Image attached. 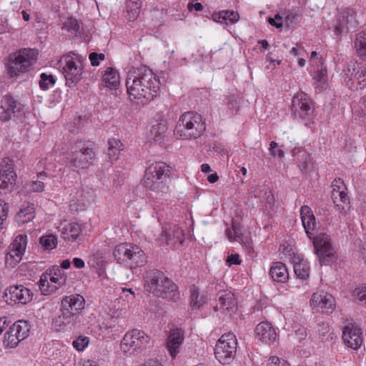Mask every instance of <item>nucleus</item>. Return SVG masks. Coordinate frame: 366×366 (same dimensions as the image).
Returning <instances> with one entry per match:
<instances>
[{"instance_id": "1", "label": "nucleus", "mask_w": 366, "mask_h": 366, "mask_svg": "<svg viewBox=\"0 0 366 366\" xmlns=\"http://www.w3.org/2000/svg\"><path fill=\"white\" fill-rule=\"evenodd\" d=\"M160 81L153 71L142 66L128 73L126 79L127 92L130 100H141L146 104L159 96Z\"/></svg>"}, {"instance_id": "2", "label": "nucleus", "mask_w": 366, "mask_h": 366, "mask_svg": "<svg viewBox=\"0 0 366 366\" xmlns=\"http://www.w3.org/2000/svg\"><path fill=\"white\" fill-rule=\"evenodd\" d=\"M144 290L154 297L177 302L180 299L178 286L164 272L153 269L144 277Z\"/></svg>"}, {"instance_id": "3", "label": "nucleus", "mask_w": 366, "mask_h": 366, "mask_svg": "<svg viewBox=\"0 0 366 366\" xmlns=\"http://www.w3.org/2000/svg\"><path fill=\"white\" fill-rule=\"evenodd\" d=\"M38 51L34 49H21L10 54L5 59L4 65L10 78H17L29 72L37 59Z\"/></svg>"}, {"instance_id": "4", "label": "nucleus", "mask_w": 366, "mask_h": 366, "mask_svg": "<svg viewBox=\"0 0 366 366\" xmlns=\"http://www.w3.org/2000/svg\"><path fill=\"white\" fill-rule=\"evenodd\" d=\"M206 130L205 121L202 115L194 112L182 114L174 129L177 139H192L201 137Z\"/></svg>"}, {"instance_id": "5", "label": "nucleus", "mask_w": 366, "mask_h": 366, "mask_svg": "<svg viewBox=\"0 0 366 366\" xmlns=\"http://www.w3.org/2000/svg\"><path fill=\"white\" fill-rule=\"evenodd\" d=\"M171 167L166 163L157 162L150 164L145 170L143 185L157 193L167 194L169 192L167 180Z\"/></svg>"}, {"instance_id": "6", "label": "nucleus", "mask_w": 366, "mask_h": 366, "mask_svg": "<svg viewBox=\"0 0 366 366\" xmlns=\"http://www.w3.org/2000/svg\"><path fill=\"white\" fill-rule=\"evenodd\" d=\"M84 58L73 52L61 57L59 69L61 71L66 80V85L74 87L82 79Z\"/></svg>"}, {"instance_id": "7", "label": "nucleus", "mask_w": 366, "mask_h": 366, "mask_svg": "<svg viewBox=\"0 0 366 366\" xmlns=\"http://www.w3.org/2000/svg\"><path fill=\"white\" fill-rule=\"evenodd\" d=\"M113 255L119 264H127L131 269L142 267L147 262L144 252L139 246L128 243L117 245Z\"/></svg>"}, {"instance_id": "8", "label": "nucleus", "mask_w": 366, "mask_h": 366, "mask_svg": "<svg viewBox=\"0 0 366 366\" xmlns=\"http://www.w3.org/2000/svg\"><path fill=\"white\" fill-rule=\"evenodd\" d=\"M342 77L351 90H361L366 87V68L357 61L348 62L342 70Z\"/></svg>"}, {"instance_id": "9", "label": "nucleus", "mask_w": 366, "mask_h": 366, "mask_svg": "<svg viewBox=\"0 0 366 366\" xmlns=\"http://www.w3.org/2000/svg\"><path fill=\"white\" fill-rule=\"evenodd\" d=\"M149 340L150 337L144 331L134 329L124 335L120 348L124 353L134 355L145 349Z\"/></svg>"}, {"instance_id": "10", "label": "nucleus", "mask_w": 366, "mask_h": 366, "mask_svg": "<svg viewBox=\"0 0 366 366\" xmlns=\"http://www.w3.org/2000/svg\"><path fill=\"white\" fill-rule=\"evenodd\" d=\"M237 345V341L234 334L227 333L222 335L214 349L216 359L224 365L229 363L236 353Z\"/></svg>"}, {"instance_id": "11", "label": "nucleus", "mask_w": 366, "mask_h": 366, "mask_svg": "<svg viewBox=\"0 0 366 366\" xmlns=\"http://www.w3.org/2000/svg\"><path fill=\"white\" fill-rule=\"evenodd\" d=\"M314 110L312 101L306 93L300 92L293 97L291 112L295 119L309 121Z\"/></svg>"}, {"instance_id": "12", "label": "nucleus", "mask_w": 366, "mask_h": 366, "mask_svg": "<svg viewBox=\"0 0 366 366\" xmlns=\"http://www.w3.org/2000/svg\"><path fill=\"white\" fill-rule=\"evenodd\" d=\"M29 326L26 321L19 320L14 323L6 332L4 345L6 348H14L29 336Z\"/></svg>"}, {"instance_id": "13", "label": "nucleus", "mask_w": 366, "mask_h": 366, "mask_svg": "<svg viewBox=\"0 0 366 366\" xmlns=\"http://www.w3.org/2000/svg\"><path fill=\"white\" fill-rule=\"evenodd\" d=\"M315 252L319 258L321 264H329L334 257L335 250L331 244L330 237L325 233L312 237Z\"/></svg>"}, {"instance_id": "14", "label": "nucleus", "mask_w": 366, "mask_h": 366, "mask_svg": "<svg viewBox=\"0 0 366 366\" xmlns=\"http://www.w3.org/2000/svg\"><path fill=\"white\" fill-rule=\"evenodd\" d=\"M32 292L21 285L11 286L6 289L2 296L3 300L9 305H26L32 300Z\"/></svg>"}, {"instance_id": "15", "label": "nucleus", "mask_w": 366, "mask_h": 366, "mask_svg": "<svg viewBox=\"0 0 366 366\" xmlns=\"http://www.w3.org/2000/svg\"><path fill=\"white\" fill-rule=\"evenodd\" d=\"M95 157V152L92 147H86L81 149L79 153L69 154L66 157V162L70 167L86 168L92 164Z\"/></svg>"}, {"instance_id": "16", "label": "nucleus", "mask_w": 366, "mask_h": 366, "mask_svg": "<svg viewBox=\"0 0 366 366\" xmlns=\"http://www.w3.org/2000/svg\"><path fill=\"white\" fill-rule=\"evenodd\" d=\"M362 332L360 327L353 323H348L343 327L342 339L345 345L357 350L362 343Z\"/></svg>"}, {"instance_id": "17", "label": "nucleus", "mask_w": 366, "mask_h": 366, "mask_svg": "<svg viewBox=\"0 0 366 366\" xmlns=\"http://www.w3.org/2000/svg\"><path fill=\"white\" fill-rule=\"evenodd\" d=\"M310 305L322 313L330 314L335 310V300L332 295L323 291L315 292L312 295Z\"/></svg>"}, {"instance_id": "18", "label": "nucleus", "mask_w": 366, "mask_h": 366, "mask_svg": "<svg viewBox=\"0 0 366 366\" xmlns=\"http://www.w3.org/2000/svg\"><path fill=\"white\" fill-rule=\"evenodd\" d=\"M16 174L14 169L13 161L6 157L1 160V189L11 192L15 186Z\"/></svg>"}, {"instance_id": "19", "label": "nucleus", "mask_w": 366, "mask_h": 366, "mask_svg": "<svg viewBox=\"0 0 366 366\" xmlns=\"http://www.w3.org/2000/svg\"><path fill=\"white\" fill-rule=\"evenodd\" d=\"M353 15V10L349 8L343 9L339 14L335 26V33L337 36H340L345 30L348 31L356 27V21Z\"/></svg>"}, {"instance_id": "20", "label": "nucleus", "mask_w": 366, "mask_h": 366, "mask_svg": "<svg viewBox=\"0 0 366 366\" xmlns=\"http://www.w3.org/2000/svg\"><path fill=\"white\" fill-rule=\"evenodd\" d=\"M1 122L12 119L15 114L21 112L22 105L12 97L5 95L1 99Z\"/></svg>"}, {"instance_id": "21", "label": "nucleus", "mask_w": 366, "mask_h": 366, "mask_svg": "<svg viewBox=\"0 0 366 366\" xmlns=\"http://www.w3.org/2000/svg\"><path fill=\"white\" fill-rule=\"evenodd\" d=\"M255 338L265 344L273 342L277 337L275 329L269 322L259 323L254 330Z\"/></svg>"}, {"instance_id": "22", "label": "nucleus", "mask_w": 366, "mask_h": 366, "mask_svg": "<svg viewBox=\"0 0 366 366\" xmlns=\"http://www.w3.org/2000/svg\"><path fill=\"white\" fill-rule=\"evenodd\" d=\"M219 305H216L214 309L217 310L219 308L226 310L230 314L234 313L237 308V302L236 298L231 292L225 290L218 293Z\"/></svg>"}, {"instance_id": "23", "label": "nucleus", "mask_w": 366, "mask_h": 366, "mask_svg": "<svg viewBox=\"0 0 366 366\" xmlns=\"http://www.w3.org/2000/svg\"><path fill=\"white\" fill-rule=\"evenodd\" d=\"M162 241L167 245H175L177 243L182 244L184 242V234L182 229L176 225L169 226L162 234Z\"/></svg>"}, {"instance_id": "24", "label": "nucleus", "mask_w": 366, "mask_h": 366, "mask_svg": "<svg viewBox=\"0 0 366 366\" xmlns=\"http://www.w3.org/2000/svg\"><path fill=\"white\" fill-rule=\"evenodd\" d=\"M183 340L184 332L181 329L177 328L170 332L167 342V347L173 358L179 352V347Z\"/></svg>"}, {"instance_id": "25", "label": "nucleus", "mask_w": 366, "mask_h": 366, "mask_svg": "<svg viewBox=\"0 0 366 366\" xmlns=\"http://www.w3.org/2000/svg\"><path fill=\"white\" fill-rule=\"evenodd\" d=\"M300 216L302 225L307 237L311 239L312 237V231L316 228L315 217L308 206H302L300 209Z\"/></svg>"}, {"instance_id": "26", "label": "nucleus", "mask_w": 366, "mask_h": 366, "mask_svg": "<svg viewBox=\"0 0 366 366\" xmlns=\"http://www.w3.org/2000/svg\"><path fill=\"white\" fill-rule=\"evenodd\" d=\"M85 300L80 295L65 296L61 299V306L79 315V311L84 308Z\"/></svg>"}, {"instance_id": "27", "label": "nucleus", "mask_w": 366, "mask_h": 366, "mask_svg": "<svg viewBox=\"0 0 366 366\" xmlns=\"http://www.w3.org/2000/svg\"><path fill=\"white\" fill-rule=\"evenodd\" d=\"M294 157L297 158L298 166L303 172H307L312 167L310 154L302 147H295L292 150Z\"/></svg>"}, {"instance_id": "28", "label": "nucleus", "mask_w": 366, "mask_h": 366, "mask_svg": "<svg viewBox=\"0 0 366 366\" xmlns=\"http://www.w3.org/2000/svg\"><path fill=\"white\" fill-rule=\"evenodd\" d=\"M273 281L280 283L286 282L289 279V273L285 265L281 262H274L269 273Z\"/></svg>"}, {"instance_id": "29", "label": "nucleus", "mask_w": 366, "mask_h": 366, "mask_svg": "<svg viewBox=\"0 0 366 366\" xmlns=\"http://www.w3.org/2000/svg\"><path fill=\"white\" fill-rule=\"evenodd\" d=\"M79 317L74 312H71L65 307L61 306L60 315L53 319V325L55 327H61L63 325H73Z\"/></svg>"}, {"instance_id": "30", "label": "nucleus", "mask_w": 366, "mask_h": 366, "mask_svg": "<svg viewBox=\"0 0 366 366\" xmlns=\"http://www.w3.org/2000/svg\"><path fill=\"white\" fill-rule=\"evenodd\" d=\"M212 19L215 22L229 25L236 23L239 20V16L237 12L234 11L222 10L213 13Z\"/></svg>"}, {"instance_id": "31", "label": "nucleus", "mask_w": 366, "mask_h": 366, "mask_svg": "<svg viewBox=\"0 0 366 366\" xmlns=\"http://www.w3.org/2000/svg\"><path fill=\"white\" fill-rule=\"evenodd\" d=\"M207 302L205 295L200 292L199 289L192 285L190 289L189 307L192 310H199Z\"/></svg>"}, {"instance_id": "32", "label": "nucleus", "mask_w": 366, "mask_h": 366, "mask_svg": "<svg viewBox=\"0 0 366 366\" xmlns=\"http://www.w3.org/2000/svg\"><path fill=\"white\" fill-rule=\"evenodd\" d=\"M81 232V225L76 222L68 223L62 226L61 237L69 241H74Z\"/></svg>"}, {"instance_id": "33", "label": "nucleus", "mask_w": 366, "mask_h": 366, "mask_svg": "<svg viewBox=\"0 0 366 366\" xmlns=\"http://www.w3.org/2000/svg\"><path fill=\"white\" fill-rule=\"evenodd\" d=\"M102 81L107 88L116 90L120 84L118 71L112 67H108L103 76Z\"/></svg>"}, {"instance_id": "34", "label": "nucleus", "mask_w": 366, "mask_h": 366, "mask_svg": "<svg viewBox=\"0 0 366 366\" xmlns=\"http://www.w3.org/2000/svg\"><path fill=\"white\" fill-rule=\"evenodd\" d=\"M294 272L297 277L301 280H307L310 275V267L307 260L300 259V257L293 259Z\"/></svg>"}, {"instance_id": "35", "label": "nucleus", "mask_w": 366, "mask_h": 366, "mask_svg": "<svg viewBox=\"0 0 366 366\" xmlns=\"http://www.w3.org/2000/svg\"><path fill=\"white\" fill-rule=\"evenodd\" d=\"M153 140L159 144L164 143L169 135L168 128L166 124L159 123L152 127L150 130Z\"/></svg>"}, {"instance_id": "36", "label": "nucleus", "mask_w": 366, "mask_h": 366, "mask_svg": "<svg viewBox=\"0 0 366 366\" xmlns=\"http://www.w3.org/2000/svg\"><path fill=\"white\" fill-rule=\"evenodd\" d=\"M354 46L357 55L366 61V30L357 34Z\"/></svg>"}, {"instance_id": "37", "label": "nucleus", "mask_w": 366, "mask_h": 366, "mask_svg": "<svg viewBox=\"0 0 366 366\" xmlns=\"http://www.w3.org/2000/svg\"><path fill=\"white\" fill-rule=\"evenodd\" d=\"M46 272H48V278L51 282L58 284L59 286L66 284V275L59 266H52Z\"/></svg>"}, {"instance_id": "38", "label": "nucleus", "mask_w": 366, "mask_h": 366, "mask_svg": "<svg viewBox=\"0 0 366 366\" xmlns=\"http://www.w3.org/2000/svg\"><path fill=\"white\" fill-rule=\"evenodd\" d=\"M27 244V236L26 234L17 235L9 246L11 253H18L23 256Z\"/></svg>"}, {"instance_id": "39", "label": "nucleus", "mask_w": 366, "mask_h": 366, "mask_svg": "<svg viewBox=\"0 0 366 366\" xmlns=\"http://www.w3.org/2000/svg\"><path fill=\"white\" fill-rule=\"evenodd\" d=\"M34 208L33 206H28L21 209L16 214L15 219L19 225H23L29 222L34 218Z\"/></svg>"}, {"instance_id": "40", "label": "nucleus", "mask_w": 366, "mask_h": 366, "mask_svg": "<svg viewBox=\"0 0 366 366\" xmlns=\"http://www.w3.org/2000/svg\"><path fill=\"white\" fill-rule=\"evenodd\" d=\"M139 0H127L126 4L127 18L129 21H134L139 16L141 8Z\"/></svg>"}, {"instance_id": "41", "label": "nucleus", "mask_w": 366, "mask_h": 366, "mask_svg": "<svg viewBox=\"0 0 366 366\" xmlns=\"http://www.w3.org/2000/svg\"><path fill=\"white\" fill-rule=\"evenodd\" d=\"M227 235L229 240L231 241H237L241 244H249L248 240L244 236V234L241 232V229L236 225L235 224H232V229H227L226 230Z\"/></svg>"}, {"instance_id": "42", "label": "nucleus", "mask_w": 366, "mask_h": 366, "mask_svg": "<svg viewBox=\"0 0 366 366\" xmlns=\"http://www.w3.org/2000/svg\"><path fill=\"white\" fill-rule=\"evenodd\" d=\"M317 330L319 338L323 342H327L334 338L335 334L331 331L329 324L325 322H321L317 324Z\"/></svg>"}, {"instance_id": "43", "label": "nucleus", "mask_w": 366, "mask_h": 366, "mask_svg": "<svg viewBox=\"0 0 366 366\" xmlns=\"http://www.w3.org/2000/svg\"><path fill=\"white\" fill-rule=\"evenodd\" d=\"M39 244L45 250H51L57 245V238L54 234L44 235L39 239Z\"/></svg>"}, {"instance_id": "44", "label": "nucleus", "mask_w": 366, "mask_h": 366, "mask_svg": "<svg viewBox=\"0 0 366 366\" xmlns=\"http://www.w3.org/2000/svg\"><path fill=\"white\" fill-rule=\"evenodd\" d=\"M331 197L333 202L336 204V206L339 208H341L342 209H344V207L337 203L338 200L343 204L350 203V198L345 192L332 191Z\"/></svg>"}, {"instance_id": "45", "label": "nucleus", "mask_w": 366, "mask_h": 366, "mask_svg": "<svg viewBox=\"0 0 366 366\" xmlns=\"http://www.w3.org/2000/svg\"><path fill=\"white\" fill-rule=\"evenodd\" d=\"M56 82V79L51 74H47L42 73L40 75V79L39 81V87L43 90H47L51 86H54Z\"/></svg>"}, {"instance_id": "46", "label": "nucleus", "mask_w": 366, "mask_h": 366, "mask_svg": "<svg viewBox=\"0 0 366 366\" xmlns=\"http://www.w3.org/2000/svg\"><path fill=\"white\" fill-rule=\"evenodd\" d=\"M61 29L66 30L69 32H71L75 35L80 34V32L79 31V26L78 21L76 19L73 17L68 18L62 24Z\"/></svg>"}, {"instance_id": "47", "label": "nucleus", "mask_w": 366, "mask_h": 366, "mask_svg": "<svg viewBox=\"0 0 366 366\" xmlns=\"http://www.w3.org/2000/svg\"><path fill=\"white\" fill-rule=\"evenodd\" d=\"M22 257L18 253L11 254L9 250L5 256V267L6 268H14L20 262Z\"/></svg>"}, {"instance_id": "48", "label": "nucleus", "mask_w": 366, "mask_h": 366, "mask_svg": "<svg viewBox=\"0 0 366 366\" xmlns=\"http://www.w3.org/2000/svg\"><path fill=\"white\" fill-rule=\"evenodd\" d=\"M353 297L365 307H366V286L356 288L353 291Z\"/></svg>"}, {"instance_id": "49", "label": "nucleus", "mask_w": 366, "mask_h": 366, "mask_svg": "<svg viewBox=\"0 0 366 366\" xmlns=\"http://www.w3.org/2000/svg\"><path fill=\"white\" fill-rule=\"evenodd\" d=\"M355 113L358 116L360 121L366 122V94L361 99L360 102V109Z\"/></svg>"}, {"instance_id": "50", "label": "nucleus", "mask_w": 366, "mask_h": 366, "mask_svg": "<svg viewBox=\"0 0 366 366\" xmlns=\"http://www.w3.org/2000/svg\"><path fill=\"white\" fill-rule=\"evenodd\" d=\"M89 344V338L86 337H79L73 341V346L78 351H82Z\"/></svg>"}, {"instance_id": "51", "label": "nucleus", "mask_w": 366, "mask_h": 366, "mask_svg": "<svg viewBox=\"0 0 366 366\" xmlns=\"http://www.w3.org/2000/svg\"><path fill=\"white\" fill-rule=\"evenodd\" d=\"M92 66H98L100 61L105 59V55L102 53L92 52L89 56Z\"/></svg>"}, {"instance_id": "52", "label": "nucleus", "mask_w": 366, "mask_h": 366, "mask_svg": "<svg viewBox=\"0 0 366 366\" xmlns=\"http://www.w3.org/2000/svg\"><path fill=\"white\" fill-rule=\"evenodd\" d=\"M264 199L265 201L266 210L272 209L274 206V197L272 192L269 190L266 191L264 194Z\"/></svg>"}, {"instance_id": "53", "label": "nucleus", "mask_w": 366, "mask_h": 366, "mask_svg": "<svg viewBox=\"0 0 366 366\" xmlns=\"http://www.w3.org/2000/svg\"><path fill=\"white\" fill-rule=\"evenodd\" d=\"M269 151L272 156L282 158L285 156L284 151L278 148V144L274 141H272L269 144Z\"/></svg>"}, {"instance_id": "54", "label": "nucleus", "mask_w": 366, "mask_h": 366, "mask_svg": "<svg viewBox=\"0 0 366 366\" xmlns=\"http://www.w3.org/2000/svg\"><path fill=\"white\" fill-rule=\"evenodd\" d=\"M327 69L323 66H321V68L317 69L316 74L314 76V79H315L320 83H324L327 80Z\"/></svg>"}, {"instance_id": "55", "label": "nucleus", "mask_w": 366, "mask_h": 366, "mask_svg": "<svg viewBox=\"0 0 366 366\" xmlns=\"http://www.w3.org/2000/svg\"><path fill=\"white\" fill-rule=\"evenodd\" d=\"M48 272H46L45 273L41 274L39 282V290H41L43 295L44 294V290L46 288H49V282L48 281Z\"/></svg>"}, {"instance_id": "56", "label": "nucleus", "mask_w": 366, "mask_h": 366, "mask_svg": "<svg viewBox=\"0 0 366 366\" xmlns=\"http://www.w3.org/2000/svg\"><path fill=\"white\" fill-rule=\"evenodd\" d=\"M227 263L230 265H239L241 264L240 257L238 254H232L227 257Z\"/></svg>"}, {"instance_id": "57", "label": "nucleus", "mask_w": 366, "mask_h": 366, "mask_svg": "<svg viewBox=\"0 0 366 366\" xmlns=\"http://www.w3.org/2000/svg\"><path fill=\"white\" fill-rule=\"evenodd\" d=\"M122 148H113V149H107V155L110 159V161L117 160L118 158V154L122 150Z\"/></svg>"}, {"instance_id": "58", "label": "nucleus", "mask_w": 366, "mask_h": 366, "mask_svg": "<svg viewBox=\"0 0 366 366\" xmlns=\"http://www.w3.org/2000/svg\"><path fill=\"white\" fill-rule=\"evenodd\" d=\"M270 360L271 363L274 365V366H289V364L285 360L279 358L278 357H271Z\"/></svg>"}, {"instance_id": "59", "label": "nucleus", "mask_w": 366, "mask_h": 366, "mask_svg": "<svg viewBox=\"0 0 366 366\" xmlns=\"http://www.w3.org/2000/svg\"><path fill=\"white\" fill-rule=\"evenodd\" d=\"M31 189L33 192H41L44 189V184L41 181H34L32 182Z\"/></svg>"}, {"instance_id": "60", "label": "nucleus", "mask_w": 366, "mask_h": 366, "mask_svg": "<svg viewBox=\"0 0 366 366\" xmlns=\"http://www.w3.org/2000/svg\"><path fill=\"white\" fill-rule=\"evenodd\" d=\"M108 144V149H113V148H122V143L120 142L119 139H109L107 142Z\"/></svg>"}, {"instance_id": "61", "label": "nucleus", "mask_w": 366, "mask_h": 366, "mask_svg": "<svg viewBox=\"0 0 366 366\" xmlns=\"http://www.w3.org/2000/svg\"><path fill=\"white\" fill-rule=\"evenodd\" d=\"M227 100V104L229 109L233 110L237 108V101L234 96H229Z\"/></svg>"}, {"instance_id": "62", "label": "nucleus", "mask_w": 366, "mask_h": 366, "mask_svg": "<svg viewBox=\"0 0 366 366\" xmlns=\"http://www.w3.org/2000/svg\"><path fill=\"white\" fill-rule=\"evenodd\" d=\"M72 262H73L74 267L77 269H81L85 266V263H84V260L79 257L74 258Z\"/></svg>"}, {"instance_id": "63", "label": "nucleus", "mask_w": 366, "mask_h": 366, "mask_svg": "<svg viewBox=\"0 0 366 366\" xmlns=\"http://www.w3.org/2000/svg\"><path fill=\"white\" fill-rule=\"evenodd\" d=\"M59 287L60 286L49 285V288L48 289L46 288L44 290V295H49L56 292Z\"/></svg>"}, {"instance_id": "64", "label": "nucleus", "mask_w": 366, "mask_h": 366, "mask_svg": "<svg viewBox=\"0 0 366 366\" xmlns=\"http://www.w3.org/2000/svg\"><path fill=\"white\" fill-rule=\"evenodd\" d=\"M9 211V204L4 203L1 208V225H3V221L6 218Z\"/></svg>"}]
</instances>
